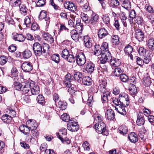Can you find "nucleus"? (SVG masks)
<instances>
[{
	"mask_svg": "<svg viewBox=\"0 0 154 154\" xmlns=\"http://www.w3.org/2000/svg\"><path fill=\"white\" fill-rule=\"evenodd\" d=\"M65 59L70 63L74 62L75 61V57L72 54H69L66 57V58H65Z\"/></svg>",
	"mask_w": 154,
	"mask_h": 154,
	"instance_id": "51",
	"label": "nucleus"
},
{
	"mask_svg": "<svg viewBox=\"0 0 154 154\" xmlns=\"http://www.w3.org/2000/svg\"><path fill=\"white\" fill-rule=\"evenodd\" d=\"M106 82L105 81H101L99 82L98 86V90L103 93L102 98L103 101V103L106 102L110 98V93L106 90Z\"/></svg>",
	"mask_w": 154,
	"mask_h": 154,
	"instance_id": "1",
	"label": "nucleus"
},
{
	"mask_svg": "<svg viewBox=\"0 0 154 154\" xmlns=\"http://www.w3.org/2000/svg\"><path fill=\"white\" fill-rule=\"evenodd\" d=\"M146 10L150 13H152L153 12V10L152 8L149 5L146 4L145 6Z\"/></svg>",
	"mask_w": 154,
	"mask_h": 154,
	"instance_id": "61",
	"label": "nucleus"
},
{
	"mask_svg": "<svg viewBox=\"0 0 154 154\" xmlns=\"http://www.w3.org/2000/svg\"><path fill=\"white\" fill-rule=\"evenodd\" d=\"M22 87L21 90L24 93L26 94L29 92L31 89V83L29 82L24 81L22 82Z\"/></svg>",
	"mask_w": 154,
	"mask_h": 154,
	"instance_id": "6",
	"label": "nucleus"
},
{
	"mask_svg": "<svg viewBox=\"0 0 154 154\" xmlns=\"http://www.w3.org/2000/svg\"><path fill=\"white\" fill-rule=\"evenodd\" d=\"M95 128L97 132L99 134L107 135L108 132L106 128V125L103 122L99 123H96L94 125Z\"/></svg>",
	"mask_w": 154,
	"mask_h": 154,
	"instance_id": "3",
	"label": "nucleus"
},
{
	"mask_svg": "<svg viewBox=\"0 0 154 154\" xmlns=\"http://www.w3.org/2000/svg\"><path fill=\"white\" fill-rule=\"evenodd\" d=\"M106 116L108 119L110 120H113L115 117L114 111L111 109H108L106 111Z\"/></svg>",
	"mask_w": 154,
	"mask_h": 154,
	"instance_id": "21",
	"label": "nucleus"
},
{
	"mask_svg": "<svg viewBox=\"0 0 154 154\" xmlns=\"http://www.w3.org/2000/svg\"><path fill=\"white\" fill-rule=\"evenodd\" d=\"M152 55V54H147L144 57L143 62L146 64H147L151 61Z\"/></svg>",
	"mask_w": 154,
	"mask_h": 154,
	"instance_id": "46",
	"label": "nucleus"
},
{
	"mask_svg": "<svg viewBox=\"0 0 154 154\" xmlns=\"http://www.w3.org/2000/svg\"><path fill=\"white\" fill-rule=\"evenodd\" d=\"M15 81L14 82V89L17 90H21L22 87V83H20L19 82Z\"/></svg>",
	"mask_w": 154,
	"mask_h": 154,
	"instance_id": "41",
	"label": "nucleus"
},
{
	"mask_svg": "<svg viewBox=\"0 0 154 154\" xmlns=\"http://www.w3.org/2000/svg\"><path fill=\"white\" fill-rule=\"evenodd\" d=\"M111 38L112 42L113 45H117L119 43V38L118 35H114Z\"/></svg>",
	"mask_w": 154,
	"mask_h": 154,
	"instance_id": "39",
	"label": "nucleus"
},
{
	"mask_svg": "<svg viewBox=\"0 0 154 154\" xmlns=\"http://www.w3.org/2000/svg\"><path fill=\"white\" fill-rule=\"evenodd\" d=\"M136 15V14L134 10H132L130 11L129 13V20L131 24L133 23V20L134 18H135Z\"/></svg>",
	"mask_w": 154,
	"mask_h": 154,
	"instance_id": "34",
	"label": "nucleus"
},
{
	"mask_svg": "<svg viewBox=\"0 0 154 154\" xmlns=\"http://www.w3.org/2000/svg\"><path fill=\"white\" fill-rule=\"evenodd\" d=\"M74 78L79 82L82 81L83 79V75L80 72H75L74 74Z\"/></svg>",
	"mask_w": 154,
	"mask_h": 154,
	"instance_id": "26",
	"label": "nucleus"
},
{
	"mask_svg": "<svg viewBox=\"0 0 154 154\" xmlns=\"http://www.w3.org/2000/svg\"><path fill=\"white\" fill-rule=\"evenodd\" d=\"M30 91L29 92V95H36L38 94L39 93L38 91L36 90L34 88L31 87Z\"/></svg>",
	"mask_w": 154,
	"mask_h": 154,
	"instance_id": "60",
	"label": "nucleus"
},
{
	"mask_svg": "<svg viewBox=\"0 0 154 154\" xmlns=\"http://www.w3.org/2000/svg\"><path fill=\"white\" fill-rule=\"evenodd\" d=\"M120 78L121 80L123 82H126L129 80L128 76L125 74H121Z\"/></svg>",
	"mask_w": 154,
	"mask_h": 154,
	"instance_id": "56",
	"label": "nucleus"
},
{
	"mask_svg": "<svg viewBox=\"0 0 154 154\" xmlns=\"http://www.w3.org/2000/svg\"><path fill=\"white\" fill-rule=\"evenodd\" d=\"M31 130V132L32 133V136H31V135H28L27 136V137L29 139L30 141L31 142L32 139L33 138V136L35 137H36L38 136V133L36 131H35V130Z\"/></svg>",
	"mask_w": 154,
	"mask_h": 154,
	"instance_id": "48",
	"label": "nucleus"
},
{
	"mask_svg": "<svg viewBox=\"0 0 154 154\" xmlns=\"http://www.w3.org/2000/svg\"><path fill=\"white\" fill-rule=\"evenodd\" d=\"M70 35L72 38L75 41H77L79 40V34L75 30L73 29L71 31Z\"/></svg>",
	"mask_w": 154,
	"mask_h": 154,
	"instance_id": "19",
	"label": "nucleus"
},
{
	"mask_svg": "<svg viewBox=\"0 0 154 154\" xmlns=\"http://www.w3.org/2000/svg\"><path fill=\"white\" fill-rule=\"evenodd\" d=\"M102 50L100 47V46L97 45H95V49L94 51V54L98 56L100 55H103Z\"/></svg>",
	"mask_w": 154,
	"mask_h": 154,
	"instance_id": "33",
	"label": "nucleus"
},
{
	"mask_svg": "<svg viewBox=\"0 0 154 154\" xmlns=\"http://www.w3.org/2000/svg\"><path fill=\"white\" fill-rule=\"evenodd\" d=\"M102 19L104 23L106 24H108L109 23L110 19L109 17L107 15H103Z\"/></svg>",
	"mask_w": 154,
	"mask_h": 154,
	"instance_id": "59",
	"label": "nucleus"
},
{
	"mask_svg": "<svg viewBox=\"0 0 154 154\" xmlns=\"http://www.w3.org/2000/svg\"><path fill=\"white\" fill-rule=\"evenodd\" d=\"M129 90L131 94H135L137 93V88L135 85L132 83H130L129 85Z\"/></svg>",
	"mask_w": 154,
	"mask_h": 154,
	"instance_id": "28",
	"label": "nucleus"
},
{
	"mask_svg": "<svg viewBox=\"0 0 154 154\" xmlns=\"http://www.w3.org/2000/svg\"><path fill=\"white\" fill-rule=\"evenodd\" d=\"M48 35H49V36L47 37L45 40L47 41L49 43H52L54 42V38L50 34Z\"/></svg>",
	"mask_w": 154,
	"mask_h": 154,
	"instance_id": "64",
	"label": "nucleus"
},
{
	"mask_svg": "<svg viewBox=\"0 0 154 154\" xmlns=\"http://www.w3.org/2000/svg\"><path fill=\"white\" fill-rule=\"evenodd\" d=\"M119 132L121 134L124 135L126 134L128 131V128L124 125L121 126L118 128Z\"/></svg>",
	"mask_w": 154,
	"mask_h": 154,
	"instance_id": "32",
	"label": "nucleus"
},
{
	"mask_svg": "<svg viewBox=\"0 0 154 154\" xmlns=\"http://www.w3.org/2000/svg\"><path fill=\"white\" fill-rule=\"evenodd\" d=\"M75 19V21L76 22V24L75 26V28L79 30H82V29L83 25L80 22V20Z\"/></svg>",
	"mask_w": 154,
	"mask_h": 154,
	"instance_id": "44",
	"label": "nucleus"
},
{
	"mask_svg": "<svg viewBox=\"0 0 154 154\" xmlns=\"http://www.w3.org/2000/svg\"><path fill=\"white\" fill-rule=\"evenodd\" d=\"M19 129L21 132L26 135H29V132L31 128L28 127V125H26L25 126L23 125L20 126L19 127Z\"/></svg>",
	"mask_w": 154,
	"mask_h": 154,
	"instance_id": "14",
	"label": "nucleus"
},
{
	"mask_svg": "<svg viewBox=\"0 0 154 154\" xmlns=\"http://www.w3.org/2000/svg\"><path fill=\"white\" fill-rule=\"evenodd\" d=\"M102 50L103 54L107 53V52H110L108 50V44L106 42H103L101 47Z\"/></svg>",
	"mask_w": 154,
	"mask_h": 154,
	"instance_id": "37",
	"label": "nucleus"
},
{
	"mask_svg": "<svg viewBox=\"0 0 154 154\" xmlns=\"http://www.w3.org/2000/svg\"><path fill=\"white\" fill-rule=\"evenodd\" d=\"M138 52L140 55H143L146 54V50L143 47H140L139 48Z\"/></svg>",
	"mask_w": 154,
	"mask_h": 154,
	"instance_id": "62",
	"label": "nucleus"
},
{
	"mask_svg": "<svg viewBox=\"0 0 154 154\" xmlns=\"http://www.w3.org/2000/svg\"><path fill=\"white\" fill-rule=\"evenodd\" d=\"M124 51L126 54H130L133 51L132 47L129 45H128L125 47Z\"/></svg>",
	"mask_w": 154,
	"mask_h": 154,
	"instance_id": "42",
	"label": "nucleus"
},
{
	"mask_svg": "<svg viewBox=\"0 0 154 154\" xmlns=\"http://www.w3.org/2000/svg\"><path fill=\"white\" fill-rule=\"evenodd\" d=\"M119 107H116V110L118 112L123 115H125L126 114V111L125 109V107L127 106H124V105H121Z\"/></svg>",
	"mask_w": 154,
	"mask_h": 154,
	"instance_id": "22",
	"label": "nucleus"
},
{
	"mask_svg": "<svg viewBox=\"0 0 154 154\" xmlns=\"http://www.w3.org/2000/svg\"><path fill=\"white\" fill-rule=\"evenodd\" d=\"M21 3V0H10V4L11 5L14 7L20 6Z\"/></svg>",
	"mask_w": 154,
	"mask_h": 154,
	"instance_id": "36",
	"label": "nucleus"
},
{
	"mask_svg": "<svg viewBox=\"0 0 154 154\" xmlns=\"http://www.w3.org/2000/svg\"><path fill=\"white\" fill-rule=\"evenodd\" d=\"M12 38L14 40L19 42H23L25 39V37L23 34L17 33L13 34Z\"/></svg>",
	"mask_w": 154,
	"mask_h": 154,
	"instance_id": "12",
	"label": "nucleus"
},
{
	"mask_svg": "<svg viewBox=\"0 0 154 154\" xmlns=\"http://www.w3.org/2000/svg\"><path fill=\"white\" fill-rule=\"evenodd\" d=\"M94 123H102L103 120V117L100 115L95 114L94 116Z\"/></svg>",
	"mask_w": 154,
	"mask_h": 154,
	"instance_id": "30",
	"label": "nucleus"
},
{
	"mask_svg": "<svg viewBox=\"0 0 154 154\" xmlns=\"http://www.w3.org/2000/svg\"><path fill=\"white\" fill-rule=\"evenodd\" d=\"M109 62L110 64L111 65L115 67H117L118 66V64H117V62L116 61V59L114 57H112L111 56V58H110V59L109 60Z\"/></svg>",
	"mask_w": 154,
	"mask_h": 154,
	"instance_id": "55",
	"label": "nucleus"
},
{
	"mask_svg": "<svg viewBox=\"0 0 154 154\" xmlns=\"http://www.w3.org/2000/svg\"><path fill=\"white\" fill-rule=\"evenodd\" d=\"M64 7L66 9H68L71 11L74 12L76 10V7L72 2H67L64 4Z\"/></svg>",
	"mask_w": 154,
	"mask_h": 154,
	"instance_id": "13",
	"label": "nucleus"
},
{
	"mask_svg": "<svg viewBox=\"0 0 154 154\" xmlns=\"http://www.w3.org/2000/svg\"><path fill=\"white\" fill-rule=\"evenodd\" d=\"M31 52L29 50H26L23 52V57L24 58H29L31 56Z\"/></svg>",
	"mask_w": 154,
	"mask_h": 154,
	"instance_id": "47",
	"label": "nucleus"
},
{
	"mask_svg": "<svg viewBox=\"0 0 154 154\" xmlns=\"http://www.w3.org/2000/svg\"><path fill=\"white\" fill-rule=\"evenodd\" d=\"M31 21L29 17H26L24 19V23L27 27H29L30 26Z\"/></svg>",
	"mask_w": 154,
	"mask_h": 154,
	"instance_id": "58",
	"label": "nucleus"
},
{
	"mask_svg": "<svg viewBox=\"0 0 154 154\" xmlns=\"http://www.w3.org/2000/svg\"><path fill=\"white\" fill-rule=\"evenodd\" d=\"M20 11L21 14L24 15L27 14L28 9L26 6L23 4H21L20 6Z\"/></svg>",
	"mask_w": 154,
	"mask_h": 154,
	"instance_id": "40",
	"label": "nucleus"
},
{
	"mask_svg": "<svg viewBox=\"0 0 154 154\" xmlns=\"http://www.w3.org/2000/svg\"><path fill=\"white\" fill-rule=\"evenodd\" d=\"M45 47L47 48L48 49H49V45L48 44L46 45L42 48V46L39 43H35L33 45V49L35 54L36 56H40L42 53H45Z\"/></svg>",
	"mask_w": 154,
	"mask_h": 154,
	"instance_id": "2",
	"label": "nucleus"
},
{
	"mask_svg": "<svg viewBox=\"0 0 154 154\" xmlns=\"http://www.w3.org/2000/svg\"><path fill=\"white\" fill-rule=\"evenodd\" d=\"M21 68L24 71L29 72L32 69V64L30 62H24L22 65Z\"/></svg>",
	"mask_w": 154,
	"mask_h": 154,
	"instance_id": "8",
	"label": "nucleus"
},
{
	"mask_svg": "<svg viewBox=\"0 0 154 154\" xmlns=\"http://www.w3.org/2000/svg\"><path fill=\"white\" fill-rule=\"evenodd\" d=\"M69 54V51L66 49H65L63 50L61 52V57L65 59L66 57Z\"/></svg>",
	"mask_w": 154,
	"mask_h": 154,
	"instance_id": "57",
	"label": "nucleus"
},
{
	"mask_svg": "<svg viewBox=\"0 0 154 154\" xmlns=\"http://www.w3.org/2000/svg\"><path fill=\"white\" fill-rule=\"evenodd\" d=\"M36 100L38 103L42 105L45 103L44 97L42 95H39L37 96Z\"/></svg>",
	"mask_w": 154,
	"mask_h": 154,
	"instance_id": "45",
	"label": "nucleus"
},
{
	"mask_svg": "<svg viewBox=\"0 0 154 154\" xmlns=\"http://www.w3.org/2000/svg\"><path fill=\"white\" fill-rule=\"evenodd\" d=\"M128 138L131 142L135 143L138 141L137 135L134 132H132L128 136Z\"/></svg>",
	"mask_w": 154,
	"mask_h": 154,
	"instance_id": "25",
	"label": "nucleus"
},
{
	"mask_svg": "<svg viewBox=\"0 0 154 154\" xmlns=\"http://www.w3.org/2000/svg\"><path fill=\"white\" fill-rule=\"evenodd\" d=\"M81 17L83 21L85 23L88 24L90 25V20H89L87 14L82 12L81 14Z\"/></svg>",
	"mask_w": 154,
	"mask_h": 154,
	"instance_id": "35",
	"label": "nucleus"
},
{
	"mask_svg": "<svg viewBox=\"0 0 154 154\" xmlns=\"http://www.w3.org/2000/svg\"><path fill=\"white\" fill-rule=\"evenodd\" d=\"M8 58L6 56L0 57V64L2 65L5 64L8 61Z\"/></svg>",
	"mask_w": 154,
	"mask_h": 154,
	"instance_id": "52",
	"label": "nucleus"
},
{
	"mask_svg": "<svg viewBox=\"0 0 154 154\" xmlns=\"http://www.w3.org/2000/svg\"><path fill=\"white\" fill-rule=\"evenodd\" d=\"M59 106L62 110H63L66 109V103L62 101H59L58 103Z\"/></svg>",
	"mask_w": 154,
	"mask_h": 154,
	"instance_id": "53",
	"label": "nucleus"
},
{
	"mask_svg": "<svg viewBox=\"0 0 154 154\" xmlns=\"http://www.w3.org/2000/svg\"><path fill=\"white\" fill-rule=\"evenodd\" d=\"M82 146L85 150L89 151L90 150L89 144V143L85 141L83 144Z\"/></svg>",
	"mask_w": 154,
	"mask_h": 154,
	"instance_id": "63",
	"label": "nucleus"
},
{
	"mask_svg": "<svg viewBox=\"0 0 154 154\" xmlns=\"http://www.w3.org/2000/svg\"><path fill=\"white\" fill-rule=\"evenodd\" d=\"M151 81L149 78L145 77L144 78L143 84L145 86H148L151 84Z\"/></svg>",
	"mask_w": 154,
	"mask_h": 154,
	"instance_id": "43",
	"label": "nucleus"
},
{
	"mask_svg": "<svg viewBox=\"0 0 154 154\" xmlns=\"http://www.w3.org/2000/svg\"><path fill=\"white\" fill-rule=\"evenodd\" d=\"M11 117L7 114H5L2 116L1 119L5 123H10L12 120Z\"/></svg>",
	"mask_w": 154,
	"mask_h": 154,
	"instance_id": "31",
	"label": "nucleus"
},
{
	"mask_svg": "<svg viewBox=\"0 0 154 154\" xmlns=\"http://www.w3.org/2000/svg\"><path fill=\"white\" fill-rule=\"evenodd\" d=\"M83 41L85 46L86 48H90L92 46L91 38L88 35H86L84 36Z\"/></svg>",
	"mask_w": 154,
	"mask_h": 154,
	"instance_id": "11",
	"label": "nucleus"
},
{
	"mask_svg": "<svg viewBox=\"0 0 154 154\" xmlns=\"http://www.w3.org/2000/svg\"><path fill=\"white\" fill-rule=\"evenodd\" d=\"M108 34L107 30L104 28L100 29L98 32V35L99 38L102 39L105 38Z\"/></svg>",
	"mask_w": 154,
	"mask_h": 154,
	"instance_id": "15",
	"label": "nucleus"
},
{
	"mask_svg": "<svg viewBox=\"0 0 154 154\" xmlns=\"http://www.w3.org/2000/svg\"><path fill=\"white\" fill-rule=\"evenodd\" d=\"M119 99L121 105H129V101L128 94L125 93L120 94L119 96Z\"/></svg>",
	"mask_w": 154,
	"mask_h": 154,
	"instance_id": "5",
	"label": "nucleus"
},
{
	"mask_svg": "<svg viewBox=\"0 0 154 154\" xmlns=\"http://www.w3.org/2000/svg\"><path fill=\"white\" fill-rule=\"evenodd\" d=\"M123 72L122 70L119 67H117L115 68L113 71V74L116 76H119L122 74Z\"/></svg>",
	"mask_w": 154,
	"mask_h": 154,
	"instance_id": "38",
	"label": "nucleus"
},
{
	"mask_svg": "<svg viewBox=\"0 0 154 154\" xmlns=\"http://www.w3.org/2000/svg\"><path fill=\"white\" fill-rule=\"evenodd\" d=\"M111 58V54L110 52H107V53L103 54L102 56L100 58V63L102 64H105L107 61L109 62V60Z\"/></svg>",
	"mask_w": 154,
	"mask_h": 154,
	"instance_id": "9",
	"label": "nucleus"
},
{
	"mask_svg": "<svg viewBox=\"0 0 154 154\" xmlns=\"http://www.w3.org/2000/svg\"><path fill=\"white\" fill-rule=\"evenodd\" d=\"M122 6L126 9L129 10L131 8V4L130 0H120Z\"/></svg>",
	"mask_w": 154,
	"mask_h": 154,
	"instance_id": "20",
	"label": "nucleus"
},
{
	"mask_svg": "<svg viewBox=\"0 0 154 154\" xmlns=\"http://www.w3.org/2000/svg\"><path fill=\"white\" fill-rule=\"evenodd\" d=\"M82 81L83 84L85 85L89 86L92 84V79L89 76H85L83 77Z\"/></svg>",
	"mask_w": 154,
	"mask_h": 154,
	"instance_id": "29",
	"label": "nucleus"
},
{
	"mask_svg": "<svg viewBox=\"0 0 154 154\" xmlns=\"http://www.w3.org/2000/svg\"><path fill=\"white\" fill-rule=\"evenodd\" d=\"M62 120L65 122H68L70 120V117L67 113H64L61 116Z\"/></svg>",
	"mask_w": 154,
	"mask_h": 154,
	"instance_id": "50",
	"label": "nucleus"
},
{
	"mask_svg": "<svg viewBox=\"0 0 154 154\" xmlns=\"http://www.w3.org/2000/svg\"><path fill=\"white\" fill-rule=\"evenodd\" d=\"M51 59L52 60L57 63H58L60 61L59 55L58 54H55L51 56Z\"/></svg>",
	"mask_w": 154,
	"mask_h": 154,
	"instance_id": "49",
	"label": "nucleus"
},
{
	"mask_svg": "<svg viewBox=\"0 0 154 154\" xmlns=\"http://www.w3.org/2000/svg\"><path fill=\"white\" fill-rule=\"evenodd\" d=\"M67 127L68 130L72 132L77 131L79 128L77 122H72L68 123Z\"/></svg>",
	"mask_w": 154,
	"mask_h": 154,
	"instance_id": "7",
	"label": "nucleus"
},
{
	"mask_svg": "<svg viewBox=\"0 0 154 154\" xmlns=\"http://www.w3.org/2000/svg\"><path fill=\"white\" fill-rule=\"evenodd\" d=\"M135 38L139 42L143 41L144 38V34L141 30L138 29L135 32Z\"/></svg>",
	"mask_w": 154,
	"mask_h": 154,
	"instance_id": "10",
	"label": "nucleus"
},
{
	"mask_svg": "<svg viewBox=\"0 0 154 154\" xmlns=\"http://www.w3.org/2000/svg\"><path fill=\"white\" fill-rule=\"evenodd\" d=\"M99 16L97 14H93L91 16V19L90 21V25H95L98 19Z\"/></svg>",
	"mask_w": 154,
	"mask_h": 154,
	"instance_id": "23",
	"label": "nucleus"
},
{
	"mask_svg": "<svg viewBox=\"0 0 154 154\" xmlns=\"http://www.w3.org/2000/svg\"><path fill=\"white\" fill-rule=\"evenodd\" d=\"M95 64L91 62H89L86 64V70L89 73H92L94 71Z\"/></svg>",
	"mask_w": 154,
	"mask_h": 154,
	"instance_id": "18",
	"label": "nucleus"
},
{
	"mask_svg": "<svg viewBox=\"0 0 154 154\" xmlns=\"http://www.w3.org/2000/svg\"><path fill=\"white\" fill-rule=\"evenodd\" d=\"M147 46L148 48L151 51H154V39L150 38L147 41Z\"/></svg>",
	"mask_w": 154,
	"mask_h": 154,
	"instance_id": "27",
	"label": "nucleus"
},
{
	"mask_svg": "<svg viewBox=\"0 0 154 154\" xmlns=\"http://www.w3.org/2000/svg\"><path fill=\"white\" fill-rule=\"evenodd\" d=\"M18 71L15 68H13L11 70V76L14 81H17L18 79Z\"/></svg>",
	"mask_w": 154,
	"mask_h": 154,
	"instance_id": "24",
	"label": "nucleus"
},
{
	"mask_svg": "<svg viewBox=\"0 0 154 154\" xmlns=\"http://www.w3.org/2000/svg\"><path fill=\"white\" fill-rule=\"evenodd\" d=\"M75 58L76 63L79 66H82L85 63L86 58L84 53L81 52L76 54Z\"/></svg>",
	"mask_w": 154,
	"mask_h": 154,
	"instance_id": "4",
	"label": "nucleus"
},
{
	"mask_svg": "<svg viewBox=\"0 0 154 154\" xmlns=\"http://www.w3.org/2000/svg\"><path fill=\"white\" fill-rule=\"evenodd\" d=\"M145 122L143 118V114L142 112H139L137 115V119L136 121L137 125L141 126L144 125Z\"/></svg>",
	"mask_w": 154,
	"mask_h": 154,
	"instance_id": "17",
	"label": "nucleus"
},
{
	"mask_svg": "<svg viewBox=\"0 0 154 154\" xmlns=\"http://www.w3.org/2000/svg\"><path fill=\"white\" fill-rule=\"evenodd\" d=\"M135 21L138 24L142 25L143 22V20L141 17L137 16L135 18Z\"/></svg>",
	"mask_w": 154,
	"mask_h": 154,
	"instance_id": "54",
	"label": "nucleus"
},
{
	"mask_svg": "<svg viewBox=\"0 0 154 154\" xmlns=\"http://www.w3.org/2000/svg\"><path fill=\"white\" fill-rule=\"evenodd\" d=\"M26 125L31 128V130H36L37 127V124L35 120L29 119L26 122Z\"/></svg>",
	"mask_w": 154,
	"mask_h": 154,
	"instance_id": "16",
	"label": "nucleus"
}]
</instances>
